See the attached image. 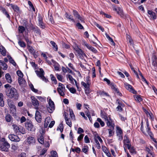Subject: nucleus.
Returning a JSON list of instances; mask_svg holds the SVG:
<instances>
[{
    "mask_svg": "<svg viewBox=\"0 0 157 157\" xmlns=\"http://www.w3.org/2000/svg\"><path fill=\"white\" fill-rule=\"evenodd\" d=\"M6 94L10 98H13L15 99H17L19 96L17 90L14 88H11L10 90H6Z\"/></svg>",
    "mask_w": 157,
    "mask_h": 157,
    "instance_id": "f257e3e1",
    "label": "nucleus"
},
{
    "mask_svg": "<svg viewBox=\"0 0 157 157\" xmlns=\"http://www.w3.org/2000/svg\"><path fill=\"white\" fill-rule=\"evenodd\" d=\"M35 72L38 77L44 81L47 82L48 80L44 76V72L42 69L40 68L39 71L36 70L35 71Z\"/></svg>",
    "mask_w": 157,
    "mask_h": 157,
    "instance_id": "f03ea898",
    "label": "nucleus"
},
{
    "mask_svg": "<svg viewBox=\"0 0 157 157\" xmlns=\"http://www.w3.org/2000/svg\"><path fill=\"white\" fill-rule=\"evenodd\" d=\"M5 61L3 60H0V78L1 77L2 75L3 74L4 72L2 71L1 68H2L3 70H6L7 69L8 66L5 62H7L8 59H4Z\"/></svg>",
    "mask_w": 157,
    "mask_h": 157,
    "instance_id": "7ed1b4c3",
    "label": "nucleus"
},
{
    "mask_svg": "<svg viewBox=\"0 0 157 157\" xmlns=\"http://www.w3.org/2000/svg\"><path fill=\"white\" fill-rule=\"evenodd\" d=\"M65 88L64 85L60 83H59V87L57 88V90L59 94L61 96L64 97V92Z\"/></svg>",
    "mask_w": 157,
    "mask_h": 157,
    "instance_id": "20e7f679",
    "label": "nucleus"
},
{
    "mask_svg": "<svg viewBox=\"0 0 157 157\" xmlns=\"http://www.w3.org/2000/svg\"><path fill=\"white\" fill-rule=\"evenodd\" d=\"M31 99L32 104L34 107V109L38 110L39 109V103L37 99L34 96H32Z\"/></svg>",
    "mask_w": 157,
    "mask_h": 157,
    "instance_id": "39448f33",
    "label": "nucleus"
},
{
    "mask_svg": "<svg viewBox=\"0 0 157 157\" xmlns=\"http://www.w3.org/2000/svg\"><path fill=\"white\" fill-rule=\"evenodd\" d=\"M146 129L150 137L151 138L152 140L155 144L157 143V141L155 139L153 138V135L150 131V128L149 127V125L147 120L146 121Z\"/></svg>",
    "mask_w": 157,
    "mask_h": 157,
    "instance_id": "423d86ee",
    "label": "nucleus"
},
{
    "mask_svg": "<svg viewBox=\"0 0 157 157\" xmlns=\"http://www.w3.org/2000/svg\"><path fill=\"white\" fill-rule=\"evenodd\" d=\"M49 106L47 107V110L50 113H52L55 108V105L54 102L51 99H49L48 101Z\"/></svg>",
    "mask_w": 157,
    "mask_h": 157,
    "instance_id": "0eeeda50",
    "label": "nucleus"
},
{
    "mask_svg": "<svg viewBox=\"0 0 157 157\" xmlns=\"http://www.w3.org/2000/svg\"><path fill=\"white\" fill-rule=\"evenodd\" d=\"M73 12L74 17L78 21H80L81 22H84V19L80 16L78 12L75 10H73Z\"/></svg>",
    "mask_w": 157,
    "mask_h": 157,
    "instance_id": "6e6552de",
    "label": "nucleus"
},
{
    "mask_svg": "<svg viewBox=\"0 0 157 157\" xmlns=\"http://www.w3.org/2000/svg\"><path fill=\"white\" fill-rule=\"evenodd\" d=\"M124 86L125 88L129 91L134 94H136L137 93L136 91L135 90L132 86L129 84L125 83H124Z\"/></svg>",
    "mask_w": 157,
    "mask_h": 157,
    "instance_id": "1a4fd4ad",
    "label": "nucleus"
},
{
    "mask_svg": "<svg viewBox=\"0 0 157 157\" xmlns=\"http://www.w3.org/2000/svg\"><path fill=\"white\" fill-rule=\"evenodd\" d=\"M106 123L107 126L110 128H113V129H114L115 126L114 123L113 121L110 118L109 116V118L106 121Z\"/></svg>",
    "mask_w": 157,
    "mask_h": 157,
    "instance_id": "9d476101",
    "label": "nucleus"
},
{
    "mask_svg": "<svg viewBox=\"0 0 157 157\" xmlns=\"http://www.w3.org/2000/svg\"><path fill=\"white\" fill-rule=\"evenodd\" d=\"M8 137L9 139L12 141L18 142L20 140V139L17 136L13 134L9 135Z\"/></svg>",
    "mask_w": 157,
    "mask_h": 157,
    "instance_id": "9b49d317",
    "label": "nucleus"
},
{
    "mask_svg": "<svg viewBox=\"0 0 157 157\" xmlns=\"http://www.w3.org/2000/svg\"><path fill=\"white\" fill-rule=\"evenodd\" d=\"M25 126L28 131L31 132L35 131V128L33 127L32 122H26L25 123Z\"/></svg>",
    "mask_w": 157,
    "mask_h": 157,
    "instance_id": "f8f14e48",
    "label": "nucleus"
},
{
    "mask_svg": "<svg viewBox=\"0 0 157 157\" xmlns=\"http://www.w3.org/2000/svg\"><path fill=\"white\" fill-rule=\"evenodd\" d=\"M148 16L150 20H155L156 19V16L155 13L151 10L147 11Z\"/></svg>",
    "mask_w": 157,
    "mask_h": 157,
    "instance_id": "ddd939ff",
    "label": "nucleus"
},
{
    "mask_svg": "<svg viewBox=\"0 0 157 157\" xmlns=\"http://www.w3.org/2000/svg\"><path fill=\"white\" fill-rule=\"evenodd\" d=\"M2 146V148L1 150L7 151H8V148L10 147V145L6 141L3 143Z\"/></svg>",
    "mask_w": 157,
    "mask_h": 157,
    "instance_id": "4468645a",
    "label": "nucleus"
},
{
    "mask_svg": "<svg viewBox=\"0 0 157 157\" xmlns=\"http://www.w3.org/2000/svg\"><path fill=\"white\" fill-rule=\"evenodd\" d=\"M130 141L128 137L125 136H124V147H127L129 149L130 147Z\"/></svg>",
    "mask_w": 157,
    "mask_h": 157,
    "instance_id": "2eb2a0df",
    "label": "nucleus"
},
{
    "mask_svg": "<svg viewBox=\"0 0 157 157\" xmlns=\"http://www.w3.org/2000/svg\"><path fill=\"white\" fill-rule=\"evenodd\" d=\"M113 10L116 11L119 15L121 16L123 15L122 10L120 7L113 6Z\"/></svg>",
    "mask_w": 157,
    "mask_h": 157,
    "instance_id": "dca6fc26",
    "label": "nucleus"
},
{
    "mask_svg": "<svg viewBox=\"0 0 157 157\" xmlns=\"http://www.w3.org/2000/svg\"><path fill=\"white\" fill-rule=\"evenodd\" d=\"M35 118L38 122H41L42 119L41 116L40 112L38 110H37L36 112Z\"/></svg>",
    "mask_w": 157,
    "mask_h": 157,
    "instance_id": "f3484780",
    "label": "nucleus"
},
{
    "mask_svg": "<svg viewBox=\"0 0 157 157\" xmlns=\"http://www.w3.org/2000/svg\"><path fill=\"white\" fill-rule=\"evenodd\" d=\"M27 142L29 145H33L35 143V138L32 136H29L27 138Z\"/></svg>",
    "mask_w": 157,
    "mask_h": 157,
    "instance_id": "a211bd4d",
    "label": "nucleus"
},
{
    "mask_svg": "<svg viewBox=\"0 0 157 157\" xmlns=\"http://www.w3.org/2000/svg\"><path fill=\"white\" fill-rule=\"evenodd\" d=\"M18 81L19 85L22 86H25L26 83V82L22 78H18Z\"/></svg>",
    "mask_w": 157,
    "mask_h": 157,
    "instance_id": "6ab92c4d",
    "label": "nucleus"
},
{
    "mask_svg": "<svg viewBox=\"0 0 157 157\" xmlns=\"http://www.w3.org/2000/svg\"><path fill=\"white\" fill-rule=\"evenodd\" d=\"M52 62L53 63L54 68L56 71H59V65L56 62L54 59L51 60Z\"/></svg>",
    "mask_w": 157,
    "mask_h": 157,
    "instance_id": "aec40b11",
    "label": "nucleus"
},
{
    "mask_svg": "<svg viewBox=\"0 0 157 157\" xmlns=\"http://www.w3.org/2000/svg\"><path fill=\"white\" fill-rule=\"evenodd\" d=\"M5 78L8 82L11 83L12 82V79L9 74H6L5 75Z\"/></svg>",
    "mask_w": 157,
    "mask_h": 157,
    "instance_id": "412c9836",
    "label": "nucleus"
},
{
    "mask_svg": "<svg viewBox=\"0 0 157 157\" xmlns=\"http://www.w3.org/2000/svg\"><path fill=\"white\" fill-rule=\"evenodd\" d=\"M64 118L67 124L70 127H71L72 126V123L70 119L68 118L67 117L66 115H65Z\"/></svg>",
    "mask_w": 157,
    "mask_h": 157,
    "instance_id": "4be33fe9",
    "label": "nucleus"
},
{
    "mask_svg": "<svg viewBox=\"0 0 157 157\" xmlns=\"http://www.w3.org/2000/svg\"><path fill=\"white\" fill-rule=\"evenodd\" d=\"M74 49L76 53L78 54L79 56H81L83 52L82 50L79 48L78 47H74Z\"/></svg>",
    "mask_w": 157,
    "mask_h": 157,
    "instance_id": "5701e85b",
    "label": "nucleus"
},
{
    "mask_svg": "<svg viewBox=\"0 0 157 157\" xmlns=\"http://www.w3.org/2000/svg\"><path fill=\"white\" fill-rule=\"evenodd\" d=\"M4 105V102L3 100V94L0 93V106L3 107Z\"/></svg>",
    "mask_w": 157,
    "mask_h": 157,
    "instance_id": "b1692460",
    "label": "nucleus"
},
{
    "mask_svg": "<svg viewBox=\"0 0 157 157\" xmlns=\"http://www.w3.org/2000/svg\"><path fill=\"white\" fill-rule=\"evenodd\" d=\"M65 16L67 19H69L73 22H75V21L73 18V16H71L70 14L66 13L65 14Z\"/></svg>",
    "mask_w": 157,
    "mask_h": 157,
    "instance_id": "393cba45",
    "label": "nucleus"
},
{
    "mask_svg": "<svg viewBox=\"0 0 157 157\" xmlns=\"http://www.w3.org/2000/svg\"><path fill=\"white\" fill-rule=\"evenodd\" d=\"M0 52L1 54L3 56H5L6 55V51L5 48L2 46H0Z\"/></svg>",
    "mask_w": 157,
    "mask_h": 157,
    "instance_id": "a878e982",
    "label": "nucleus"
},
{
    "mask_svg": "<svg viewBox=\"0 0 157 157\" xmlns=\"http://www.w3.org/2000/svg\"><path fill=\"white\" fill-rule=\"evenodd\" d=\"M2 12L4 14L6 17H7L9 19H10V16L8 13L7 12L6 9L4 8H2L1 9Z\"/></svg>",
    "mask_w": 157,
    "mask_h": 157,
    "instance_id": "bb28decb",
    "label": "nucleus"
},
{
    "mask_svg": "<svg viewBox=\"0 0 157 157\" xmlns=\"http://www.w3.org/2000/svg\"><path fill=\"white\" fill-rule=\"evenodd\" d=\"M10 6L13 10L15 12H18L19 10V7L16 5H13L12 4H10L9 5Z\"/></svg>",
    "mask_w": 157,
    "mask_h": 157,
    "instance_id": "cd10ccee",
    "label": "nucleus"
},
{
    "mask_svg": "<svg viewBox=\"0 0 157 157\" xmlns=\"http://www.w3.org/2000/svg\"><path fill=\"white\" fill-rule=\"evenodd\" d=\"M98 93L99 95H100L102 97H103L104 96H109V95L107 93H106V92L104 91L99 90L98 91Z\"/></svg>",
    "mask_w": 157,
    "mask_h": 157,
    "instance_id": "c85d7f7f",
    "label": "nucleus"
},
{
    "mask_svg": "<svg viewBox=\"0 0 157 157\" xmlns=\"http://www.w3.org/2000/svg\"><path fill=\"white\" fill-rule=\"evenodd\" d=\"M87 81L86 83L83 82H82L81 83V85L83 86L85 88H88V87H89L90 86L89 82V80L88 78H87Z\"/></svg>",
    "mask_w": 157,
    "mask_h": 157,
    "instance_id": "c756f323",
    "label": "nucleus"
},
{
    "mask_svg": "<svg viewBox=\"0 0 157 157\" xmlns=\"http://www.w3.org/2000/svg\"><path fill=\"white\" fill-rule=\"evenodd\" d=\"M69 111L70 113V115L71 118L72 120L75 121V117L74 113L73 110L72 109H69Z\"/></svg>",
    "mask_w": 157,
    "mask_h": 157,
    "instance_id": "7c9ffc66",
    "label": "nucleus"
},
{
    "mask_svg": "<svg viewBox=\"0 0 157 157\" xmlns=\"http://www.w3.org/2000/svg\"><path fill=\"white\" fill-rule=\"evenodd\" d=\"M50 44L52 45L53 49L56 51H57L58 48L56 43L53 41H51L50 42Z\"/></svg>",
    "mask_w": 157,
    "mask_h": 157,
    "instance_id": "2f4dec72",
    "label": "nucleus"
},
{
    "mask_svg": "<svg viewBox=\"0 0 157 157\" xmlns=\"http://www.w3.org/2000/svg\"><path fill=\"white\" fill-rule=\"evenodd\" d=\"M102 150L108 157H110L111 156L110 154L109 153L105 147H102Z\"/></svg>",
    "mask_w": 157,
    "mask_h": 157,
    "instance_id": "473e14b6",
    "label": "nucleus"
},
{
    "mask_svg": "<svg viewBox=\"0 0 157 157\" xmlns=\"http://www.w3.org/2000/svg\"><path fill=\"white\" fill-rule=\"evenodd\" d=\"M96 135H95L94 137V139L95 142L96 143V146L97 147L98 149H100L101 148V146L100 144L99 143L98 140L96 138Z\"/></svg>",
    "mask_w": 157,
    "mask_h": 157,
    "instance_id": "72a5a7b5",
    "label": "nucleus"
},
{
    "mask_svg": "<svg viewBox=\"0 0 157 157\" xmlns=\"http://www.w3.org/2000/svg\"><path fill=\"white\" fill-rule=\"evenodd\" d=\"M39 136V137L38 139L39 142L42 144H44V139L43 136L41 135Z\"/></svg>",
    "mask_w": 157,
    "mask_h": 157,
    "instance_id": "f704fd0d",
    "label": "nucleus"
},
{
    "mask_svg": "<svg viewBox=\"0 0 157 157\" xmlns=\"http://www.w3.org/2000/svg\"><path fill=\"white\" fill-rule=\"evenodd\" d=\"M12 126L13 127V129L14 132L16 133H17V132H20V128L17 125L14 124Z\"/></svg>",
    "mask_w": 157,
    "mask_h": 157,
    "instance_id": "c9c22d12",
    "label": "nucleus"
},
{
    "mask_svg": "<svg viewBox=\"0 0 157 157\" xmlns=\"http://www.w3.org/2000/svg\"><path fill=\"white\" fill-rule=\"evenodd\" d=\"M50 121V117H47L45 120V122L44 124V127L45 128L47 127L48 123Z\"/></svg>",
    "mask_w": 157,
    "mask_h": 157,
    "instance_id": "e433bc0d",
    "label": "nucleus"
},
{
    "mask_svg": "<svg viewBox=\"0 0 157 157\" xmlns=\"http://www.w3.org/2000/svg\"><path fill=\"white\" fill-rule=\"evenodd\" d=\"M66 77L67 78H68L69 80L73 84L74 83V81L75 79L73 78L72 76L70 75H67Z\"/></svg>",
    "mask_w": 157,
    "mask_h": 157,
    "instance_id": "4c0bfd02",
    "label": "nucleus"
},
{
    "mask_svg": "<svg viewBox=\"0 0 157 157\" xmlns=\"http://www.w3.org/2000/svg\"><path fill=\"white\" fill-rule=\"evenodd\" d=\"M106 36L109 41H110L112 43V44L113 45H115V43L114 42L113 40L109 36L107 33L105 34Z\"/></svg>",
    "mask_w": 157,
    "mask_h": 157,
    "instance_id": "58836bf2",
    "label": "nucleus"
},
{
    "mask_svg": "<svg viewBox=\"0 0 157 157\" xmlns=\"http://www.w3.org/2000/svg\"><path fill=\"white\" fill-rule=\"evenodd\" d=\"M101 117L104 118L105 121L109 118V116L107 117L106 114L105 113H101Z\"/></svg>",
    "mask_w": 157,
    "mask_h": 157,
    "instance_id": "ea45409f",
    "label": "nucleus"
},
{
    "mask_svg": "<svg viewBox=\"0 0 157 157\" xmlns=\"http://www.w3.org/2000/svg\"><path fill=\"white\" fill-rule=\"evenodd\" d=\"M5 119L6 121L10 122L12 120V117L10 115H7L6 116Z\"/></svg>",
    "mask_w": 157,
    "mask_h": 157,
    "instance_id": "a19ab883",
    "label": "nucleus"
},
{
    "mask_svg": "<svg viewBox=\"0 0 157 157\" xmlns=\"http://www.w3.org/2000/svg\"><path fill=\"white\" fill-rule=\"evenodd\" d=\"M134 97L136 100L139 102L141 101L142 99L140 95H136L134 96Z\"/></svg>",
    "mask_w": 157,
    "mask_h": 157,
    "instance_id": "79ce46f5",
    "label": "nucleus"
},
{
    "mask_svg": "<svg viewBox=\"0 0 157 157\" xmlns=\"http://www.w3.org/2000/svg\"><path fill=\"white\" fill-rule=\"evenodd\" d=\"M94 24L102 32H103L104 31V29L102 26L100 25L98 23L95 22L94 23Z\"/></svg>",
    "mask_w": 157,
    "mask_h": 157,
    "instance_id": "37998d69",
    "label": "nucleus"
},
{
    "mask_svg": "<svg viewBox=\"0 0 157 157\" xmlns=\"http://www.w3.org/2000/svg\"><path fill=\"white\" fill-rule=\"evenodd\" d=\"M19 32L20 33H23L25 30V27L23 26H19L18 28Z\"/></svg>",
    "mask_w": 157,
    "mask_h": 157,
    "instance_id": "c03bdc74",
    "label": "nucleus"
},
{
    "mask_svg": "<svg viewBox=\"0 0 157 157\" xmlns=\"http://www.w3.org/2000/svg\"><path fill=\"white\" fill-rule=\"evenodd\" d=\"M63 124L62 123L60 124H59V126L58 127L57 129V130H59L60 132H63Z\"/></svg>",
    "mask_w": 157,
    "mask_h": 157,
    "instance_id": "a18cd8bd",
    "label": "nucleus"
},
{
    "mask_svg": "<svg viewBox=\"0 0 157 157\" xmlns=\"http://www.w3.org/2000/svg\"><path fill=\"white\" fill-rule=\"evenodd\" d=\"M97 121L100 123L102 127H103L105 125V124L104 122L102 121L101 119L98 118L97 119Z\"/></svg>",
    "mask_w": 157,
    "mask_h": 157,
    "instance_id": "49530a36",
    "label": "nucleus"
},
{
    "mask_svg": "<svg viewBox=\"0 0 157 157\" xmlns=\"http://www.w3.org/2000/svg\"><path fill=\"white\" fill-rule=\"evenodd\" d=\"M116 103L118 104V106H119L123 107L124 106V104L119 99H117L116 101Z\"/></svg>",
    "mask_w": 157,
    "mask_h": 157,
    "instance_id": "de8ad7c7",
    "label": "nucleus"
},
{
    "mask_svg": "<svg viewBox=\"0 0 157 157\" xmlns=\"http://www.w3.org/2000/svg\"><path fill=\"white\" fill-rule=\"evenodd\" d=\"M117 134H122V131L121 128L119 127H117Z\"/></svg>",
    "mask_w": 157,
    "mask_h": 157,
    "instance_id": "09e8293b",
    "label": "nucleus"
},
{
    "mask_svg": "<svg viewBox=\"0 0 157 157\" xmlns=\"http://www.w3.org/2000/svg\"><path fill=\"white\" fill-rule=\"evenodd\" d=\"M51 79L52 81L54 82L55 84H56L57 83V81L55 77L53 76V75H51Z\"/></svg>",
    "mask_w": 157,
    "mask_h": 157,
    "instance_id": "8fccbe9b",
    "label": "nucleus"
},
{
    "mask_svg": "<svg viewBox=\"0 0 157 157\" xmlns=\"http://www.w3.org/2000/svg\"><path fill=\"white\" fill-rule=\"evenodd\" d=\"M37 98L41 102H44L46 101V98L45 97H43L41 96H36Z\"/></svg>",
    "mask_w": 157,
    "mask_h": 157,
    "instance_id": "3c124183",
    "label": "nucleus"
},
{
    "mask_svg": "<svg viewBox=\"0 0 157 157\" xmlns=\"http://www.w3.org/2000/svg\"><path fill=\"white\" fill-rule=\"evenodd\" d=\"M56 76L58 80L61 82H62L63 77L61 75L56 74Z\"/></svg>",
    "mask_w": 157,
    "mask_h": 157,
    "instance_id": "603ef678",
    "label": "nucleus"
},
{
    "mask_svg": "<svg viewBox=\"0 0 157 157\" xmlns=\"http://www.w3.org/2000/svg\"><path fill=\"white\" fill-rule=\"evenodd\" d=\"M18 43L19 45L21 47H25L26 46V44L23 41H19Z\"/></svg>",
    "mask_w": 157,
    "mask_h": 157,
    "instance_id": "864d4df0",
    "label": "nucleus"
},
{
    "mask_svg": "<svg viewBox=\"0 0 157 157\" xmlns=\"http://www.w3.org/2000/svg\"><path fill=\"white\" fill-rule=\"evenodd\" d=\"M29 86H30V87L31 89L33 91V92H34L35 93H36L38 92L37 90L36 89L34 88L33 86V84H31Z\"/></svg>",
    "mask_w": 157,
    "mask_h": 157,
    "instance_id": "5fc2aeb1",
    "label": "nucleus"
},
{
    "mask_svg": "<svg viewBox=\"0 0 157 157\" xmlns=\"http://www.w3.org/2000/svg\"><path fill=\"white\" fill-rule=\"evenodd\" d=\"M88 147L87 146H84L83 147L82 149V152L85 153H86L88 151Z\"/></svg>",
    "mask_w": 157,
    "mask_h": 157,
    "instance_id": "6e6d98bb",
    "label": "nucleus"
},
{
    "mask_svg": "<svg viewBox=\"0 0 157 157\" xmlns=\"http://www.w3.org/2000/svg\"><path fill=\"white\" fill-rule=\"evenodd\" d=\"M17 74L19 78H22L23 76V75L22 73L20 71H18L17 72Z\"/></svg>",
    "mask_w": 157,
    "mask_h": 157,
    "instance_id": "4d7b16f0",
    "label": "nucleus"
},
{
    "mask_svg": "<svg viewBox=\"0 0 157 157\" xmlns=\"http://www.w3.org/2000/svg\"><path fill=\"white\" fill-rule=\"evenodd\" d=\"M62 45L63 48H64L66 49H68L70 47L69 45L66 44L64 42L62 43Z\"/></svg>",
    "mask_w": 157,
    "mask_h": 157,
    "instance_id": "13d9d810",
    "label": "nucleus"
},
{
    "mask_svg": "<svg viewBox=\"0 0 157 157\" xmlns=\"http://www.w3.org/2000/svg\"><path fill=\"white\" fill-rule=\"evenodd\" d=\"M74 81L75 83V85L77 87V90L79 91H80L81 90V88L80 87H79V84L77 83L75 80H74Z\"/></svg>",
    "mask_w": 157,
    "mask_h": 157,
    "instance_id": "bf43d9fd",
    "label": "nucleus"
},
{
    "mask_svg": "<svg viewBox=\"0 0 157 157\" xmlns=\"http://www.w3.org/2000/svg\"><path fill=\"white\" fill-rule=\"evenodd\" d=\"M139 75H140L141 76V78H142V80L143 81H144L147 84H148V83L146 79L143 76L142 74L140 72Z\"/></svg>",
    "mask_w": 157,
    "mask_h": 157,
    "instance_id": "052dcab7",
    "label": "nucleus"
},
{
    "mask_svg": "<svg viewBox=\"0 0 157 157\" xmlns=\"http://www.w3.org/2000/svg\"><path fill=\"white\" fill-rule=\"evenodd\" d=\"M51 154L52 155V157H57V153L55 151H52Z\"/></svg>",
    "mask_w": 157,
    "mask_h": 157,
    "instance_id": "680f3d73",
    "label": "nucleus"
},
{
    "mask_svg": "<svg viewBox=\"0 0 157 157\" xmlns=\"http://www.w3.org/2000/svg\"><path fill=\"white\" fill-rule=\"evenodd\" d=\"M41 55L45 59H47L48 58V57H47V56H48V54L47 53L42 52L41 54Z\"/></svg>",
    "mask_w": 157,
    "mask_h": 157,
    "instance_id": "e2e57ef3",
    "label": "nucleus"
},
{
    "mask_svg": "<svg viewBox=\"0 0 157 157\" xmlns=\"http://www.w3.org/2000/svg\"><path fill=\"white\" fill-rule=\"evenodd\" d=\"M85 45L89 49L91 50V51L93 49V47H92L91 46L89 45L88 44L86 43H85Z\"/></svg>",
    "mask_w": 157,
    "mask_h": 157,
    "instance_id": "0e129e2a",
    "label": "nucleus"
},
{
    "mask_svg": "<svg viewBox=\"0 0 157 157\" xmlns=\"http://www.w3.org/2000/svg\"><path fill=\"white\" fill-rule=\"evenodd\" d=\"M76 26L79 29H83V26L79 22H78L77 23Z\"/></svg>",
    "mask_w": 157,
    "mask_h": 157,
    "instance_id": "69168bd1",
    "label": "nucleus"
},
{
    "mask_svg": "<svg viewBox=\"0 0 157 157\" xmlns=\"http://www.w3.org/2000/svg\"><path fill=\"white\" fill-rule=\"evenodd\" d=\"M28 48L29 51L31 53H33L34 52V50L33 48L29 46H28Z\"/></svg>",
    "mask_w": 157,
    "mask_h": 157,
    "instance_id": "338daca9",
    "label": "nucleus"
},
{
    "mask_svg": "<svg viewBox=\"0 0 157 157\" xmlns=\"http://www.w3.org/2000/svg\"><path fill=\"white\" fill-rule=\"evenodd\" d=\"M152 63L154 66H157V59H152Z\"/></svg>",
    "mask_w": 157,
    "mask_h": 157,
    "instance_id": "774afa93",
    "label": "nucleus"
}]
</instances>
